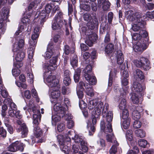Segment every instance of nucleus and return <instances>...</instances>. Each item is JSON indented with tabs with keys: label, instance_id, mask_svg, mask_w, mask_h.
Returning <instances> with one entry per match:
<instances>
[{
	"label": "nucleus",
	"instance_id": "7c9ffc66",
	"mask_svg": "<svg viewBox=\"0 0 154 154\" xmlns=\"http://www.w3.org/2000/svg\"><path fill=\"white\" fill-rule=\"evenodd\" d=\"M124 58L123 56V54L121 51H117V62L118 64H121L124 61Z\"/></svg>",
	"mask_w": 154,
	"mask_h": 154
},
{
	"label": "nucleus",
	"instance_id": "338daca9",
	"mask_svg": "<svg viewBox=\"0 0 154 154\" xmlns=\"http://www.w3.org/2000/svg\"><path fill=\"white\" fill-rule=\"evenodd\" d=\"M145 70L147 71L149 70L151 68L149 64V61L148 60V62H145L143 65L142 66Z\"/></svg>",
	"mask_w": 154,
	"mask_h": 154
},
{
	"label": "nucleus",
	"instance_id": "5701e85b",
	"mask_svg": "<svg viewBox=\"0 0 154 154\" xmlns=\"http://www.w3.org/2000/svg\"><path fill=\"white\" fill-rule=\"evenodd\" d=\"M85 92L88 95L91 97L94 96V94L92 85L90 84H87L85 85Z\"/></svg>",
	"mask_w": 154,
	"mask_h": 154
},
{
	"label": "nucleus",
	"instance_id": "e433bc0d",
	"mask_svg": "<svg viewBox=\"0 0 154 154\" xmlns=\"http://www.w3.org/2000/svg\"><path fill=\"white\" fill-rule=\"evenodd\" d=\"M9 120L7 117H5V124L6 127L7 128V129L10 134H12L13 132V129L12 127L8 123Z\"/></svg>",
	"mask_w": 154,
	"mask_h": 154
},
{
	"label": "nucleus",
	"instance_id": "c9c22d12",
	"mask_svg": "<svg viewBox=\"0 0 154 154\" xmlns=\"http://www.w3.org/2000/svg\"><path fill=\"white\" fill-rule=\"evenodd\" d=\"M81 71L80 69L78 68L75 70L74 75V79L75 82H78L79 79Z\"/></svg>",
	"mask_w": 154,
	"mask_h": 154
},
{
	"label": "nucleus",
	"instance_id": "20e7f679",
	"mask_svg": "<svg viewBox=\"0 0 154 154\" xmlns=\"http://www.w3.org/2000/svg\"><path fill=\"white\" fill-rule=\"evenodd\" d=\"M44 79L46 81L49 87L52 88L58 85L59 81L56 79V77L51 74V70H45Z\"/></svg>",
	"mask_w": 154,
	"mask_h": 154
},
{
	"label": "nucleus",
	"instance_id": "8fccbe9b",
	"mask_svg": "<svg viewBox=\"0 0 154 154\" xmlns=\"http://www.w3.org/2000/svg\"><path fill=\"white\" fill-rule=\"evenodd\" d=\"M61 116H61H59L57 115H55L52 116V123H56L59 121L60 120Z\"/></svg>",
	"mask_w": 154,
	"mask_h": 154
},
{
	"label": "nucleus",
	"instance_id": "603ef678",
	"mask_svg": "<svg viewBox=\"0 0 154 154\" xmlns=\"http://www.w3.org/2000/svg\"><path fill=\"white\" fill-rule=\"evenodd\" d=\"M80 4V7L83 10L86 11H88L90 9V7L87 3L85 2Z\"/></svg>",
	"mask_w": 154,
	"mask_h": 154
},
{
	"label": "nucleus",
	"instance_id": "5fc2aeb1",
	"mask_svg": "<svg viewBox=\"0 0 154 154\" xmlns=\"http://www.w3.org/2000/svg\"><path fill=\"white\" fill-rule=\"evenodd\" d=\"M1 115L3 117H5L6 114V110L8 109V107L6 105L4 104L2 106Z\"/></svg>",
	"mask_w": 154,
	"mask_h": 154
},
{
	"label": "nucleus",
	"instance_id": "6e6552de",
	"mask_svg": "<svg viewBox=\"0 0 154 154\" xmlns=\"http://www.w3.org/2000/svg\"><path fill=\"white\" fill-rule=\"evenodd\" d=\"M60 147L62 151L66 154H70V149L69 145H67V143L63 141L62 139L63 136L61 135H59L57 137Z\"/></svg>",
	"mask_w": 154,
	"mask_h": 154
},
{
	"label": "nucleus",
	"instance_id": "9d476101",
	"mask_svg": "<svg viewBox=\"0 0 154 154\" xmlns=\"http://www.w3.org/2000/svg\"><path fill=\"white\" fill-rule=\"evenodd\" d=\"M17 122L19 125H20V127L17 129L18 132H21V136L23 137H25L27 135L28 129L26 124L23 123L21 120H17Z\"/></svg>",
	"mask_w": 154,
	"mask_h": 154
},
{
	"label": "nucleus",
	"instance_id": "4be33fe9",
	"mask_svg": "<svg viewBox=\"0 0 154 154\" xmlns=\"http://www.w3.org/2000/svg\"><path fill=\"white\" fill-rule=\"evenodd\" d=\"M145 62H148V60L143 57H141L140 60H136L134 61L136 66L139 67H142Z\"/></svg>",
	"mask_w": 154,
	"mask_h": 154
},
{
	"label": "nucleus",
	"instance_id": "69168bd1",
	"mask_svg": "<svg viewBox=\"0 0 154 154\" xmlns=\"http://www.w3.org/2000/svg\"><path fill=\"white\" fill-rule=\"evenodd\" d=\"M139 152V150L137 147H134V150H131L128 151L127 154H137Z\"/></svg>",
	"mask_w": 154,
	"mask_h": 154
},
{
	"label": "nucleus",
	"instance_id": "3c124183",
	"mask_svg": "<svg viewBox=\"0 0 154 154\" xmlns=\"http://www.w3.org/2000/svg\"><path fill=\"white\" fill-rule=\"evenodd\" d=\"M122 119H126L128 118L129 113L127 109L122 110Z\"/></svg>",
	"mask_w": 154,
	"mask_h": 154
},
{
	"label": "nucleus",
	"instance_id": "a878e982",
	"mask_svg": "<svg viewBox=\"0 0 154 154\" xmlns=\"http://www.w3.org/2000/svg\"><path fill=\"white\" fill-rule=\"evenodd\" d=\"M65 117L66 119L68 122H67V126L69 128H71L74 126V123L73 121L71 120L72 118V116L70 115H66L65 116Z\"/></svg>",
	"mask_w": 154,
	"mask_h": 154
},
{
	"label": "nucleus",
	"instance_id": "13d9d810",
	"mask_svg": "<svg viewBox=\"0 0 154 154\" xmlns=\"http://www.w3.org/2000/svg\"><path fill=\"white\" fill-rule=\"evenodd\" d=\"M52 5L47 4L45 7V11L46 14H49L53 8Z\"/></svg>",
	"mask_w": 154,
	"mask_h": 154
},
{
	"label": "nucleus",
	"instance_id": "2eb2a0df",
	"mask_svg": "<svg viewBox=\"0 0 154 154\" xmlns=\"http://www.w3.org/2000/svg\"><path fill=\"white\" fill-rule=\"evenodd\" d=\"M46 16V13L45 10H42L41 12L39 11L36 12L35 18V19H38V20L42 25L45 21Z\"/></svg>",
	"mask_w": 154,
	"mask_h": 154
},
{
	"label": "nucleus",
	"instance_id": "052dcab7",
	"mask_svg": "<svg viewBox=\"0 0 154 154\" xmlns=\"http://www.w3.org/2000/svg\"><path fill=\"white\" fill-rule=\"evenodd\" d=\"M92 68V67L91 65L89 64L88 65L84 70V72L85 73L84 75L86 74H89L88 73L91 71Z\"/></svg>",
	"mask_w": 154,
	"mask_h": 154
},
{
	"label": "nucleus",
	"instance_id": "f3484780",
	"mask_svg": "<svg viewBox=\"0 0 154 154\" xmlns=\"http://www.w3.org/2000/svg\"><path fill=\"white\" fill-rule=\"evenodd\" d=\"M24 40L23 39H20L19 41L15 43L13 45V48L12 49L14 52H15L17 51L22 48L24 45Z\"/></svg>",
	"mask_w": 154,
	"mask_h": 154
},
{
	"label": "nucleus",
	"instance_id": "39448f33",
	"mask_svg": "<svg viewBox=\"0 0 154 154\" xmlns=\"http://www.w3.org/2000/svg\"><path fill=\"white\" fill-rule=\"evenodd\" d=\"M9 11L7 8L2 9L1 18L0 20V32L3 34L6 30V26L3 24V21L7 20L8 17Z\"/></svg>",
	"mask_w": 154,
	"mask_h": 154
},
{
	"label": "nucleus",
	"instance_id": "680f3d73",
	"mask_svg": "<svg viewBox=\"0 0 154 154\" xmlns=\"http://www.w3.org/2000/svg\"><path fill=\"white\" fill-rule=\"evenodd\" d=\"M27 76L28 80H30V82L31 83H32L33 82L34 76L32 71L27 73Z\"/></svg>",
	"mask_w": 154,
	"mask_h": 154
},
{
	"label": "nucleus",
	"instance_id": "9b49d317",
	"mask_svg": "<svg viewBox=\"0 0 154 154\" xmlns=\"http://www.w3.org/2000/svg\"><path fill=\"white\" fill-rule=\"evenodd\" d=\"M119 91L120 92L121 95L119 99V108L121 110L127 109L126 101L125 98V96L126 94V92L123 91L122 89H121Z\"/></svg>",
	"mask_w": 154,
	"mask_h": 154
},
{
	"label": "nucleus",
	"instance_id": "7ed1b4c3",
	"mask_svg": "<svg viewBox=\"0 0 154 154\" xmlns=\"http://www.w3.org/2000/svg\"><path fill=\"white\" fill-rule=\"evenodd\" d=\"M108 106V104L107 103H105L104 105L102 102H100L98 104L97 107L94 109L93 112V114L94 115V117L92 119V122L93 125H89V126L91 125H94L97 122V120L98 119V117L100 116L102 113L103 117H105L106 115V112L107 110V107Z\"/></svg>",
	"mask_w": 154,
	"mask_h": 154
},
{
	"label": "nucleus",
	"instance_id": "ddd939ff",
	"mask_svg": "<svg viewBox=\"0 0 154 154\" xmlns=\"http://www.w3.org/2000/svg\"><path fill=\"white\" fill-rule=\"evenodd\" d=\"M30 47L28 49V57L32 59L33 57L34 50L37 43V41L33 39H30L29 41Z\"/></svg>",
	"mask_w": 154,
	"mask_h": 154
},
{
	"label": "nucleus",
	"instance_id": "c03bdc74",
	"mask_svg": "<svg viewBox=\"0 0 154 154\" xmlns=\"http://www.w3.org/2000/svg\"><path fill=\"white\" fill-rule=\"evenodd\" d=\"M79 152V148L78 146L73 145L71 150H70V154H78Z\"/></svg>",
	"mask_w": 154,
	"mask_h": 154
},
{
	"label": "nucleus",
	"instance_id": "58836bf2",
	"mask_svg": "<svg viewBox=\"0 0 154 154\" xmlns=\"http://www.w3.org/2000/svg\"><path fill=\"white\" fill-rule=\"evenodd\" d=\"M121 68L122 69L121 72L122 73V75L123 78H127L129 77V74L128 71L127 70V69L125 70H123L125 68V66L122 65L121 66Z\"/></svg>",
	"mask_w": 154,
	"mask_h": 154
},
{
	"label": "nucleus",
	"instance_id": "4d7b16f0",
	"mask_svg": "<svg viewBox=\"0 0 154 154\" xmlns=\"http://www.w3.org/2000/svg\"><path fill=\"white\" fill-rule=\"evenodd\" d=\"M116 143H114V144L112 146L111 148L110 151L109 153L110 154H115L117 152V146L116 144Z\"/></svg>",
	"mask_w": 154,
	"mask_h": 154
},
{
	"label": "nucleus",
	"instance_id": "f704fd0d",
	"mask_svg": "<svg viewBox=\"0 0 154 154\" xmlns=\"http://www.w3.org/2000/svg\"><path fill=\"white\" fill-rule=\"evenodd\" d=\"M114 50V45L112 43L108 44L105 48V51L108 54L111 53Z\"/></svg>",
	"mask_w": 154,
	"mask_h": 154
},
{
	"label": "nucleus",
	"instance_id": "393cba45",
	"mask_svg": "<svg viewBox=\"0 0 154 154\" xmlns=\"http://www.w3.org/2000/svg\"><path fill=\"white\" fill-rule=\"evenodd\" d=\"M139 94L136 93H134L131 97V100L133 103L135 104H137L140 100H141L142 96H139Z\"/></svg>",
	"mask_w": 154,
	"mask_h": 154
},
{
	"label": "nucleus",
	"instance_id": "0eeeda50",
	"mask_svg": "<svg viewBox=\"0 0 154 154\" xmlns=\"http://www.w3.org/2000/svg\"><path fill=\"white\" fill-rule=\"evenodd\" d=\"M147 41L145 40H139L133 47V49L136 52H142L147 47Z\"/></svg>",
	"mask_w": 154,
	"mask_h": 154
},
{
	"label": "nucleus",
	"instance_id": "cd10ccee",
	"mask_svg": "<svg viewBox=\"0 0 154 154\" xmlns=\"http://www.w3.org/2000/svg\"><path fill=\"white\" fill-rule=\"evenodd\" d=\"M133 108L134 109L132 112V117L134 120H138L140 119V112L138 111V108H136L135 106H133Z\"/></svg>",
	"mask_w": 154,
	"mask_h": 154
},
{
	"label": "nucleus",
	"instance_id": "e2e57ef3",
	"mask_svg": "<svg viewBox=\"0 0 154 154\" xmlns=\"http://www.w3.org/2000/svg\"><path fill=\"white\" fill-rule=\"evenodd\" d=\"M141 38L139 33H135L132 35V39L135 41L138 40V41H139L141 40Z\"/></svg>",
	"mask_w": 154,
	"mask_h": 154
},
{
	"label": "nucleus",
	"instance_id": "774afa93",
	"mask_svg": "<svg viewBox=\"0 0 154 154\" xmlns=\"http://www.w3.org/2000/svg\"><path fill=\"white\" fill-rule=\"evenodd\" d=\"M65 127V124L63 123H60L58 125L57 128L59 132L62 131L64 129Z\"/></svg>",
	"mask_w": 154,
	"mask_h": 154
},
{
	"label": "nucleus",
	"instance_id": "72a5a7b5",
	"mask_svg": "<svg viewBox=\"0 0 154 154\" xmlns=\"http://www.w3.org/2000/svg\"><path fill=\"white\" fill-rule=\"evenodd\" d=\"M108 106H109V105ZM108 107L109 106L107 107V109ZM107 110H108V109ZM106 112V115L105 117L106 116V120L108 123H110L112 119L113 114L112 112L110 111L108 112H106Z\"/></svg>",
	"mask_w": 154,
	"mask_h": 154
},
{
	"label": "nucleus",
	"instance_id": "6ab92c4d",
	"mask_svg": "<svg viewBox=\"0 0 154 154\" xmlns=\"http://www.w3.org/2000/svg\"><path fill=\"white\" fill-rule=\"evenodd\" d=\"M102 3V8L104 11H107L110 7V3L108 0H100L98 2V4L99 6Z\"/></svg>",
	"mask_w": 154,
	"mask_h": 154
},
{
	"label": "nucleus",
	"instance_id": "2f4dec72",
	"mask_svg": "<svg viewBox=\"0 0 154 154\" xmlns=\"http://www.w3.org/2000/svg\"><path fill=\"white\" fill-rule=\"evenodd\" d=\"M63 23H58L56 20L53 21L52 27L53 29L56 30L60 29L62 26Z\"/></svg>",
	"mask_w": 154,
	"mask_h": 154
},
{
	"label": "nucleus",
	"instance_id": "4468645a",
	"mask_svg": "<svg viewBox=\"0 0 154 154\" xmlns=\"http://www.w3.org/2000/svg\"><path fill=\"white\" fill-rule=\"evenodd\" d=\"M145 88V87L140 83L134 82L133 83L132 90L135 92V93L139 94V96H142V92Z\"/></svg>",
	"mask_w": 154,
	"mask_h": 154
},
{
	"label": "nucleus",
	"instance_id": "f03ea898",
	"mask_svg": "<svg viewBox=\"0 0 154 154\" xmlns=\"http://www.w3.org/2000/svg\"><path fill=\"white\" fill-rule=\"evenodd\" d=\"M125 14L130 21L133 22L134 24L132 25V29L134 31H137L144 27L145 22L140 12L134 13L132 11L129 10L126 12Z\"/></svg>",
	"mask_w": 154,
	"mask_h": 154
},
{
	"label": "nucleus",
	"instance_id": "79ce46f5",
	"mask_svg": "<svg viewBox=\"0 0 154 154\" xmlns=\"http://www.w3.org/2000/svg\"><path fill=\"white\" fill-rule=\"evenodd\" d=\"M54 20H56V21H58V23H63V13L61 12H59L57 16H56Z\"/></svg>",
	"mask_w": 154,
	"mask_h": 154
},
{
	"label": "nucleus",
	"instance_id": "bf43d9fd",
	"mask_svg": "<svg viewBox=\"0 0 154 154\" xmlns=\"http://www.w3.org/2000/svg\"><path fill=\"white\" fill-rule=\"evenodd\" d=\"M12 72L13 75L15 77L18 76L20 73V71L18 69L14 68L12 69Z\"/></svg>",
	"mask_w": 154,
	"mask_h": 154
},
{
	"label": "nucleus",
	"instance_id": "473e14b6",
	"mask_svg": "<svg viewBox=\"0 0 154 154\" xmlns=\"http://www.w3.org/2000/svg\"><path fill=\"white\" fill-rule=\"evenodd\" d=\"M139 34L141 38L140 40L147 41L148 43V40L146 38L148 35V34L147 32L145 30L142 29H141L139 32Z\"/></svg>",
	"mask_w": 154,
	"mask_h": 154
},
{
	"label": "nucleus",
	"instance_id": "f8f14e48",
	"mask_svg": "<svg viewBox=\"0 0 154 154\" xmlns=\"http://www.w3.org/2000/svg\"><path fill=\"white\" fill-rule=\"evenodd\" d=\"M57 59V57H53L50 60V65L48 64H45L44 65V68L45 70H53L55 69L57 66L56 64Z\"/></svg>",
	"mask_w": 154,
	"mask_h": 154
},
{
	"label": "nucleus",
	"instance_id": "a18cd8bd",
	"mask_svg": "<svg viewBox=\"0 0 154 154\" xmlns=\"http://www.w3.org/2000/svg\"><path fill=\"white\" fill-rule=\"evenodd\" d=\"M122 124V127L125 129H127L129 127L130 123V119L128 118L125 119Z\"/></svg>",
	"mask_w": 154,
	"mask_h": 154
},
{
	"label": "nucleus",
	"instance_id": "412c9836",
	"mask_svg": "<svg viewBox=\"0 0 154 154\" xmlns=\"http://www.w3.org/2000/svg\"><path fill=\"white\" fill-rule=\"evenodd\" d=\"M14 53V55H15V60L16 61H21L25 56V53L19 50Z\"/></svg>",
	"mask_w": 154,
	"mask_h": 154
},
{
	"label": "nucleus",
	"instance_id": "de8ad7c7",
	"mask_svg": "<svg viewBox=\"0 0 154 154\" xmlns=\"http://www.w3.org/2000/svg\"><path fill=\"white\" fill-rule=\"evenodd\" d=\"M103 130L104 132L106 134L112 132V129L111 123H108L107 127L104 128V129Z\"/></svg>",
	"mask_w": 154,
	"mask_h": 154
},
{
	"label": "nucleus",
	"instance_id": "bb28decb",
	"mask_svg": "<svg viewBox=\"0 0 154 154\" xmlns=\"http://www.w3.org/2000/svg\"><path fill=\"white\" fill-rule=\"evenodd\" d=\"M134 78L136 80L142 79L144 78V76L143 73L139 69H137L134 72Z\"/></svg>",
	"mask_w": 154,
	"mask_h": 154
},
{
	"label": "nucleus",
	"instance_id": "4c0bfd02",
	"mask_svg": "<svg viewBox=\"0 0 154 154\" xmlns=\"http://www.w3.org/2000/svg\"><path fill=\"white\" fill-rule=\"evenodd\" d=\"M53 52L52 50L50 48H48L46 51L45 53L43 56L45 59H49L53 55Z\"/></svg>",
	"mask_w": 154,
	"mask_h": 154
},
{
	"label": "nucleus",
	"instance_id": "c756f323",
	"mask_svg": "<svg viewBox=\"0 0 154 154\" xmlns=\"http://www.w3.org/2000/svg\"><path fill=\"white\" fill-rule=\"evenodd\" d=\"M106 139L108 142L113 143H116V145L117 146H119V144L116 140V138L113 134H108L106 136Z\"/></svg>",
	"mask_w": 154,
	"mask_h": 154
},
{
	"label": "nucleus",
	"instance_id": "49530a36",
	"mask_svg": "<svg viewBox=\"0 0 154 154\" xmlns=\"http://www.w3.org/2000/svg\"><path fill=\"white\" fill-rule=\"evenodd\" d=\"M126 136L127 139L128 140L131 141L133 138V134L132 131L131 130H128L127 131Z\"/></svg>",
	"mask_w": 154,
	"mask_h": 154
},
{
	"label": "nucleus",
	"instance_id": "6e6d98bb",
	"mask_svg": "<svg viewBox=\"0 0 154 154\" xmlns=\"http://www.w3.org/2000/svg\"><path fill=\"white\" fill-rule=\"evenodd\" d=\"M71 91V89L68 87L63 86L62 88V93L63 94H69Z\"/></svg>",
	"mask_w": 154,
	"mask_h": 154
},
{
	"label": "nucleus",
	"instance_id": "37998d69",
	"mask_svg": "<svg viewBox=\"0 0 154 154\" xmlns=\"http://www.w3.org/2000/svg\"><path fill=\"white\" fill-rule=\"evenodd\" d=\"M34 131V133L37 137H39L42 135V131L38 127H35Z\"/></svg>",
	"mask_w": 154,
	"mask_h": 154
},
{
	"label": "nucleus",
	"instance_id": "ea45409f",
	"mask_svg": "<svg viewBox=\"0 0 154 154\" xmlns=\"http://www.w3.org/2000/svg\"><path fill=\"white\" fill-rule=\"evenodd\" d=\"M135 133L137 137L140 138L144 137L146 135V133L143 130L141 129L137 130L135 131Z\"/></svg>",
	"mask_w": 154,
	"mask_h": 154
},
{
	"label": "nucleus",
	"instance_id": "aec40b11",
	"mask_svg": "<svg viewBox=\"0 0 154 154\" xmlns=\"http://www.w3.org/2000/svg\"><path fill=\"white\" fill-rule=\"evenodd\" d=\"M84 77L85 79L88 81L91 85H95L97 81L95 77L93 75H90L89 74L84 75Z\"/></svg>",
	"mask_w": 154,
	"mask_h": 154
},
{
	"label": "nucleus",
	"instance_id": "c85d7f7f",
	"mask_svg": "<svg viewBox=\"0 0 154 154\" xmlns=\"http://www.w3.org/2000/svg\"><path fill=\"white\" fill-rule=\"evenodd\" d=\"M100 103V102L98 103V100L97 99L93 100L90 101L88 104V109L91 110L97 106V107H95V109L97 107L98 104Z\"/></svg>",
	"mask_w": 154,
	"mask_h": 154
},
{
	"label": "nucleus",
	"instance_id": "0e129e2a",
	"mask_svg": "<svg viewBox=\"0 0 154 154\" xmlns=\"http://www.w3.org/2000/svg\"><path fill=\"white\" fill-rule=\"evenodd\" d=\"M133 126L135 128H139L141 127V123L138 120H135L134 122Z\"/></svg>",
	"mask_w": 154,
	"mask_h": 154
},
{
	"label": "nucleus",
	"instance_id": "09e8293b",
	"mask_svg": "<svg viewBox=\"0 0 154 154\" xmlns=\"http://www.w3.org/2000/svg\"><path fill=\"white\" fill-rule=\"evenodd\" d=\"M87 127L89 129V135L90 136H91L93 134L95 130V126L94 125L89 126V124L88 123Z\"/></svg>",
	"mask_w": 154,
	"mask_h": 154
},
{
	"label": "nucleus",
	"instance_id": "864d4df0",
	"mask_svg": "<svg viewBox=\"0 0 154 154\" xmlns=\"http://www.w3.org/2000/svg\"><path fill=\"white\" fill-rule=\"evenodd\" d=\"M138 143L140 146L145 148L147 144V142L145 140L141 139L139 140Z\"/></svg>",
	"mask_w": 154,
	"mask_h": 154
},
{
	"label": "nucleus",
	"instance_id": "a19ab883",
	"mask_svg": "<svg viewBox=\"0 0 154 154\" xmlns=\"http://www.w3.org/2000/svg\"><path fill=\"white\" fill-rule=\"evenodd\" d=\"M29 109H31L33 113L34 112H36L37 110H38L36 108V107L34 106L33 104V101L32 100H30L28 103Z\"/></svg>",
	"mask_w": 154,
	"mask_h": 154
},
{
	"label": "nucleus",
	"instance_id": "dca6fc26",
	"mask_svg": "<svg viewBox=\"0 0 154 154\" xmlns=\"http://www.w3.org/2000/svg\"><path fill=\"white\" fill-rule=\"evenodd\" d=\"M53 88H54L51 93V97L53 99H56L59 97L60 95V91H59L60 86L58 85Z\"/></svg>",
	"mask_w": 154,
	"mask_h": 154
},
{
	"label": "nucleus",
	"instance_id": "f257e3e1",
	"mask_svg": "<svg viewBox=\"0 0 154 154\" xmlns=\"http://www.w3.org/2000/svg\"><path fill=\"white\" fill-rule=\"evenodd\" d=\"M84 18L85 20L88 22L87 24L88 29H87L86 27H82V33L83 35H86V43L89 46H91L97 38V35L95 33H93L91 30L97 24L98 20L96 17H92L88 14H85Z\"/></svg>",
	"mask_w": 154,
	"mask_h": 154
},
{
	"label": "nucleus",
	"instance_id": "423d86ee",
	"mask_svg": "<svg viewBox=\"0 0 154 154\" xmlns=\"http://www.w3.org/2000/svg\"><path fill=\"white\" fill-rule=\"evenodd\" d=\"M57 102V100H51L53 106V109L54 111L57 112L58 113L61 115V116L63 117L66 113V109L60 103Z\"/></svg>",
	"mask_w": 154,
	"mask_h": 154
},
{
	"label": "nucleus",
	"instance_id": "1a4fd4ad",
	"mask_svg": "<svg viewBox=\"0 0 154 154\" xmlns=\"http://www.w3.org/2000/svg\"><path fill=\"white\" fill-rule=\"evenodd\" d=\"M23 143H20L18 141H16L9 146L8 150L12 152H15L18 150L22 152L23 150Z\"/></svg>",
	"mask_w": 154,
	"mask_h": 154
},
{
	"label": "nucleus",
	"instance_id": "b1692460",
	"mask_svg": "<svg viewBox=\"0 0 154 154\" xmlns=\"http://www.w3.org/2000/svg\"><path fill=\"white\" fill-rule=\"evenodd\" d=\"M73 140L75 143H80V144H84L86 141L85 137L83 136L78 135H75Z\"/></svg>",
	"mask_w": 154,
	"mask_h": 154
},
{
	"label": "nucleus",
	"instance_id": "a211bd4d",
	"mask_svg": "<svg viewBox=\"0 0 154 154\" xmlns=\"http://www.w3.org/2000/svg\"><path fill=\"white\" fill-rule=\"evenodd\" d=\"M33 123L35 124L34 125V128L38 127L37 125L38 124L39 120H40L41 115L39 110H37L36 112H34L33 115Z\"/></svg>",
	"mask_w": 154,
	"mask_h": 154
}]
</instances>
